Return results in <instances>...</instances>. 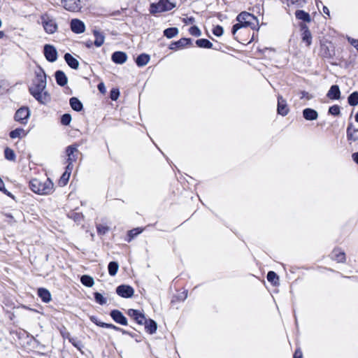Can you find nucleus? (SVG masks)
I'll use <instances>...</instances> for the list:
<instances>
[{"label": "nucleus", "mask_w": 358, "mask_h": 358, "mask_svg": "<svg viewBox=\"0 0 358 358\" xmlns=\"http://www.w3.org/2000/svg\"><path fill=\"white\" fill-rule=\"evenodd\" d=\"M47 76L41 67L34 71V77L29 86L31 95L41 104H48L51 101V95L47 90Z\"/></svg>", "instance_id": "1"}, {"label": "nucleus", "mask_w": 358, "mask_h": 358, "mask_svg": "<svg viewBox=\"0 0 358 358\" xmlns=\"http://www.w3.org/2000/svg\"><path fill=\"white\" fill-rule=\"evenodd\" d=\"M30 189L36 194H49L53 192L54 184L47 178L42 181L37 178H34L29 182Z\"/></svg>", "instance_id": "2"}, {"label": "nucleus", "mask_w": 358, "mask_h": 358, "mask_svg": "<svg viewBox=\"0 0 358 358\" xmlns=\"http://www.w3.org/2000/svg\"><path fill=\"white\" fill-rule=\"evenodd\" d=\"M255 16L248 12H242L236 17L238 23L235 24L231 30L233 36H235L236 31L241 28L248 27L252 24V20Z\"/></svg>", "instance_id": "3"}, {"label": "nucleus", "mask_w": 358, "mask_h": 358, "mask_svg": "<svg viewBox=\"0 0 358 358\" xmlns=\"http://www.w3.org/2000/svg\"><path fill=\"white\" fill-rule=\"evenodd\" d=\"M41 24L47 34H52L57 31V24L52 17L47 14H44L41 17Z\"/></svg>", "instance_id": "4"}, {"label": "nucleus", "mask_w": 358, "mask_h": 358, "mask_svg": "<svg viewBox=\"0 0 358 358\" xmlns=\"http://www.w3.org/2000/svg\"><path fill=\"white\" fill-rule=\"evenodd\" d=\"M175 5L169 0H160L157 3H152L150 11L152 14L171 10Z\"/></svg>", "instance_id": "5"}, {"label": "nucleus", "mask_w": 358, "mask_h": 358, "mask_svg": "<svg viewBox=\"0 0 358 358\" xmlns=\"http://www.w3.org/2000/svg\"><path fill=\"white\" fill-rule=\"evenodd\" d=\"M78 145L76 144L69 145L66 148V154L67 155V166L69 169H73V163L77 160L78 158Z\"/></svg>", "instance_id": "6"}, {"label": "nucleus", "mask_w": 358, "mask_h": 358, "mask_svg": "<svg viewBox=\"0 0 358 358\" xmlns=\"http://www.w3.org/2000/svg\"><path fill=\"white\" fill-rule=\"evenodd\" d=\"M29 116L30 110L29 108L21 107L16 111L14 119L21 124H26Z\"/></svg>", "instance_id": "7"}, {"label": "nucleus", "mask_w": 358, "mask_h": 358, "mask_svg": "<svg viewBox=\"0 0 358 358\" xmlns=\"http://www.w3.org/2000/svg\"><path fill=\"white\" fill-rule=\"evenodd\" d=\"M116 293L121 297L130 298L134 295V289L129 285H121L116 288Z\"/></svg>", "instance_id": "8"}, {"label": "nucleus", "mask_w": 358, "mask_h": 358, "mask_svg": "<svg viewBox=\"0 0 358 358\" xmlns=\"http://www.w3.org/2000/svg\"><path fill=\"white\" fill-rule=\"evenodd\" d=\"M44 55L46 59L50 62H53L57 59V50L51 45H45L44 46Z\"/></svg>", "instance_id": "9"}, {"label": "nucleus", "mask_w": 358, "mask_h": 358, "mask_svg": "<svg viewBox=\"0 0 358 358\" xmlns=\"http://www.w3.org/2000/svg\"><path fill=\"white\" fill-rule=\"evenodd\" d=\"M62 3L69 11H78L80 8V0H62Z\"/></svg>", "instance_id": "10"}, {"label": "nucleus", "mask_w": 358, "mask_h": 358, "mask_svg": "<svg viewBox=\"0 0 358 358\" xmlns=\"http://www.w3.org/2000/svg\"><path fill=\"white\" fill-rule=\"evenodd\" d=\"M289 110L286 100L283 99L282 96L279 95L278 96V113L282 116H285L288 114Z\"/></svg>", "instance_id": "11"}, {"label": "nucleus", "mask_w": 358, "mask_h": 358, "mask_svg": "<svg viewBox=\"0 0 358 358\" xmlns=\"http://www.w3.org/2000/svg\"><path fill=\"white\" fill-rule=\"evenodd\" d=\"M127 315L134 319L138 324H143L144 321L145 320V317L144 314H143L139 310L135 309H129L127 311Z\"/></svg>", "instance_id": "12"}, {"label": "nucleus", "mask_w": 358, "mask_h": 358, "mask_svg": "<svg viewBox=\"0 0 358 358\" xmlns=\"http://www.w3.org/2000/svg\"><path fill=\"white\" fill-rule=\"evenodd\" d=\"M71 29L76 34H81L85 31V24L80 20L73 19L71 21Z\"/></svg>", "instance_id": "13"}, {"label": "nucleus", "mask_w": 358, "mask_h": 358, "mask_svg": "<svg viewBox=\"0 0 358 358\" xmlns=\"http://www.w3.org/2000/svg\"><path fill=\"white\" fill-rule=\"evenodd\" d=\"M110 315L115 322L122 325L127 324V318L120 310H113L110 312Z\"/></svg>", "instance_id": "14"}, {"label": "nucleus", "mask_w": 358, "mask_h": 358, "mask_svg": "<svg viewBox=\"0 0 358 358\" xmlns=\"http://www.w3.org/2000/svg\"><path fill=\"white\" fill-rule=\"evenodd\" d=\"M190 38H182L178 41L173 42L170 45L169 48L171 50H177L178 49L183 48L186 45L191 43Z\"/></svg>", "instance_id": "15"}, {"label": "nucleus", "mask_w": 358, "mask_h": 358, "mask_svg": "<svg viewBox=\"0 0 358 358\" xmlns=\"http://www.w3.org/2000/svg\"><path fill=\"white\" fill-rule=\"evenodd\" d=\"M111 59L115 64H122L127 61V56L124 52L117 51L113 53Z\"/></svg>", "instance_id": "16"}, {"label": "nucleus", "mask_w": 358, "mask_h": 358, "mask_svg": "<svg viewBox=\"0 0 358 358\" xmlns=\"http://www.w3.org/2000/svg\"><path fill=\"white\" fill-rule=\"evenodd\" d=\"M55 77L57 84L59 86H64L67 84L68 78L66 74L60 70L57 71L55 73Z\"/></svg>", "instance_id": "17"}, {"label": "nucleus", "mask_w": 358, "mask_h": 358, "mask_svg": "<svg viewBox=\"0 0 358 358\" xmlns=\"http://www.w3.org/2000/svg\"><path fill=\"white\" fill-rule=\"evenodd\" d=\"M346 132L348 141L354 142L358 141V136L356 134L358 132V129L353 128V124L352 123L349 124Z\"/></svg>", "instance_id": "18"}, {"label": "nucleus", "mask_w": 358, "mask_h": 358, "mask_svg": "<svg viewBox=\"0 0 358 358\" xmlns=\"http://www.w3.org/2000/svg\"><path fill=\"white\" fill-rule=\"evenodd\" d=\"M303 117L306 120H315L318 117V113L315 110L307 108L303 110Z\"/></svg>", "instance_id": "19"}, {"label": "nucleus", "mask_w": 358, "mask_h": 358, "mask_svg": "<svg viewBox=\"0 0 358 358\" xmlns=\"http://www.w3.org/2000/svg\"><path fill=\"white\" fill-rule=\"evenodd\" d=\"M143 324H145V329L148 333L152 334L156 332L157 329V324L155 321L151 319H145Z\"/></svg>", "instance_id": "20"}, {"label": "nucleus", "mask_w": 358, "mask_h": 358, "mask_svg": "<svg viewBox=\"0 0 358 358\" xmlns=\"http://www.w3.org/2000/svg\"><path fill=\"white\" fill-rule=\"evenodd\" d=\"M327 97L330 99H338L341 96L340 89L338 85H332L327 94Z\"/></svg>", "instance_id": "21"}, {"label": "nucleus", "mask_w": 358, "mask_h": 358, "mask_svg": "<svg viewBox=\"0 0 358 358\" xmlns=\"http://www.w3.org/2000/svg\"><path fill=\"white\" fill-rule=\"evenodd\" d=\"M301 29L303 31L302 33V40L303 42L306 43V45L309 46L311 44L312 36L310 31H309L308 27L305 24L301 26Z\"/></svg>", "instance_id": "22"}, {"label": "nucleus", "mask_w": 358, "mask_h": 358, "mask_svg": "<svg viewBox=\"0 0 358 358\" xmlns=\"http://www.w3.org/2000/svg\"><path fill=\"white\" fill-rule=\"evenodd\" d=\"M64 59L71 68L73 69H77L78 68V61L76 58H74L71 54L66 53L64 55Z\"/></svg>", "instance_id": "23"}, {"label": "nucleus", "mask_w": 358, "mask_h": 358, "mask_svg": "<svg viewBox=\"0 0 358 358\" xmlns=\"http://www.w3.org/2000/svg\"><path fill=\"white\" fill-rule=\"evenodd\" d=\"M331 258L337 262H344L345 261V255L340 249H335L331 252Z\"/></svg>", "instance_id": "24"}, {"label": "nucleus", "mask_w": 358, "mask_h": 358, "mask_svg": "<svg viewBox=\"0 0 358 358\" xmlns=\"http://www.w3.org/2000/svg\"><path fill=\"white\" fill-rule=\"evenodd\" d=\"M38 295L45 303H48L51 301V294L50 292L45 288H39L38 289Z\"/></svg>", "instance_id": "25"}, {"label": "nucleus", "mask_w": 358, "mask_h": 358, "mask_svg": "<svg viewBox=\"0 0 358 358\" xmlns=\"http://www.w3.org/2000/svg\"><path fill=\"white\" fill-rule=\"evenodd\" d=\"M69 103L72 109L78 112L83 110V103L76 97H71L69 100Z\"/></svg>", "instance_id": "26"}, {"label": "nucleus", "mask_w": 358, "mask_h": 358, "mask_svg": "<svg viewBox=\"0 0 358 358\" xmlns=\"http://www.w3.org/2000/svg\"><path fill=\"white\" fill-rule=\"evenodd\" d=\"M27 134V132L25 131V130L22 128H17L13 131H11L9 134V136L11 138H23L26 136Z\"/></svg>", "instance_id": "27"}, {"label": "nucleus", "mask_w": 358, "mask_h": 358, "mask_svg": "<svg viewBox=\"0 0 358 358\" xmlns=\"http://www.w3.org/2000/svg\"><path fill=\"white\" fill-rule=\"evenodd\" d=\"M93 33H94V36L95 37L94 45L96 47L101 46L104 43V40H105L104 35L102 33H101L96 30H94Z\"/></svg>", "instance_id": "28"}, {"label": "nucleus", "mask_w": 358, "mask_h": 358, "mask_svg": "<svg viewBox=\"0 0 358 358\" xmlns=\"http://www.w3.org/2000/svg\"><path fill=\"white\" fill-rule=\"evenodd\" d=\"M150 61V56L147 54H141L136 59V63L138 66H145Z\"/></svg>", "instance_id": "29"}, {"label": "nucleus", "mask_w": 358, "mask_h": 358, "mask_svg": "<svg viewBox=\"0 0 358 358\" xmlns=\"http://www.w3.org/2000/svg\"><path fill=\"white\" fill-rule=\"evenodd\" d=\"M196 44L199 48H213V43L206 38H201L196 41Z\"/></svg>", "instance_id": "30"}, {"label": "nucleus", "mask_w": 358, "mask_h": 358, "mask_svg": "<svg viewBox=\"0 0 358 358\" xmlns=\"http://www.w3.org/2000/svg\"><path fill=\"white\" fill-rule=\"evenodd\" d=\"M296 17L299 20H301L304 22H310V15L303 11V10H296L295 13Z\"/></svg>", "instance_id": "31"}, {"label": "nucleus", "mask_w": 358, "mask_h": 358, "mask_svg": "<svg viewBox=\"0 0 358 358\" xmlns=\"http://www.w3.org/2000/svg\"><path fill=\"white\" fill-rule=\"evenodd\" d=\"M80 281L83 285L88 287H92L94 284L93 278L87 275H83L80 278Z\"/></svg>", "instance_id": "32"}, {"label": "nucleus", "mask_w": 358, "mask_h": 358, "mask_svg": "<svg viewBox=\"0 0 358 358\" xmlns=\"http://www.w3.org/2000/svg\"><path fill=\"white\" fill-rule=\"evenodd\" d=\"M178 34V29L176 27H171L166 29L164 31V35L168 38H171L176 36Z\"/></svg>", "instance_id": "33"}, {"label": "nucleus", "mask_w": 358, "mask_h": 358, "mask_svg": "<svg viewBox=\"0 0 358 358\" xmlns=\"http://www.w3.org/2000/svg\"><path fill=\"white\" fill-rule=\"evenodd\" d=\"M4 157L8 161L15 162L16 159V155L14 151L10 148H6L4 150Z\"/></svg>", "instance_id": "34"}, {"label": "nucleus", "mask_w": 358, "mask_h": 358, "mask_svg": "<svg viewBox=\"0 0 358 358\" xmlns=\"http://www.w3.org/2000/svg\"><path fill=\"white\" fill-rule=\"evenodd\" d=\"M348 103L355 106L358 105V92H354L350 94L348 98Z\"/></svg>", "instance_id": "35"}, {"label": "nucleus", "mask_w": 358, "mask_h": 358, "mask_svg": "<svg viewBox=\"0 0 358 358\" xmlns=\"http://www.w3.org/2000/svg\"><path fill=\"white\" fill-rule=\"evenodd\" d=\"M119 265L116 262H110L108 264V273L110 275L114 276L118 271Z\"/></svg>", "instance_id": "36"}, {"label": "nucleus", "mask_w": 358, "mask_h": 358, "mask_svg": "<svg viewBox=\"0 0 358 358\" xmlns=\"http://www.w3.org/2000/svg\"><path fill=\"white\" fill-rule=\"evenodd\" d=\"M267 280L272 284L276 285L278 280V277L274 271H269L267 273Z\"/></svg>", "instance_id": "37"}, {"label": "nucleus", "mask_w": 358, "mask_h": 358, "mask_svg": "<svg viewBox=\"0 0 358 358\" xmlns=\"http://www.w3.org/2000/svg\"><path fill=\"white\" fill-rule=\"evenodd\" d=\"M94 295V299L96 303H98L100 305H104L106 303V299L103 297V296L99 292H95Z\"/></svg>", "instance_id": "38"}, {"label": "nucleus", "mask_w": 358, "mask_h": 358, "mask_svg": "<svg viewBox=\"0 0 358 358\" xmlns=\"http://www.w3.org/2000/svg\"><path fill=\"white\" fill-rule=\"evenodd\" d=\"M97 232L100 235H104L109 231V227L101 224H96Z\"/></svg>", "instance_id": "39"}, {"label": "nucleus", "mask_w": 358, "mask_h": 358, "mask_svg": "<svg viewBox=\"0 0 358 358\" xmlns=\"http://www.w3.org/2000/svg\"><path fill=\"white\" fill-rule=\"evenodd\" d=\"M100 327H104V328H108V329H113L116 330V331H120L123 334H126V331L124 330L120 329L118 327L115 326L113 324L101 323V324H100Z\"/></svg>", "instance_id": "40"}, {"label": "nucleus", "mask_w": 358, "mask_h": 358, "mask_svg": "<svg viewBox=\"0 0 358 358\" xmlns=\"http://www.w3.org/2000/svg\"><path fill=\"white\" fill-rule=\"evenodd\" d=\"M71 121V116L70 114H64L61 117V122L63 125H69Z\"/></svg>", "instance_id": "41"}, {"label": "nucleus", "mask_w": 358, "mask_h": 358, "mask_svg": "<svg viewBox=\"0 0 358 358\" xmlns=\"http://www.w3.org/2000/svg\"><path fill=\"white\" fill-rule=\"evenodd\" d=\"M72 169H69L68 166L66 167L65 172L62 174L61 177V180L64 182V184L69 180Z\"/></svg>", "instance_id": "42"}, {"label": "nucleus", "mask_w": 358, "mask_h": 358, "mask_svg": "<svg viewBox=\"0 0 358 358\" xmlns=\"http://www.w3.org/2000/svg\"><path fill=\"white\" fill-rule=\"evenodd\" d=\"M340 113V107L338 105H334L329 108V113L332 115H338Z\"/></svg>", "instance_id": "43"}, {"label": "nucleus", "mask_w": 358, "mask_h": 358, "mask_svg": "<svg viewBox=\"0 0 358 358\" xmlns=\"http://www.w3.org/2000/svg\"><path fill=\"white\" fill-rule=\"evenodd\" d=\"M189 32L192 36H199L201 34L200 29L196 26H192L189 29Z\"/></svg>", "instance_id": "44"}, {"label": "nucleus", "mask_w": 358, "mask_h": 358, "mask_svg": "<svg viewBox=\"0 0 358 358\" xmlns=\"http://www.w3.org/2000/svg\"><path fill=\"white\" fill-rule=\"evenodd\" d=\"M223 28L220 25H217L213 29V33L216 36H221L223 34Z\"/></svg>", "instance_id": "45"}, {"label": "nucleus", "mask_w": 358, "mask_h": 358, "mask_svg": "<svg viewBox=\"0 0 358 358\" xmlns=\"http://www.w3.org/2000/svg\"><path fill=\"white\" fill-rule=\"evenodd\" d=\"M141 232H142V230L139 229V228H136V229H133L132 230H130L129 231V241H130L133 238H134L136 236L141 234Z\"/></svg>", "instance_id": "46"}, {"label": "nucleus", "mask_w": 358, "mask_h": 358, "mask_svg": "<svg viewBox=\"0 0 358 358\" xmlns=\"http://www.w3.org/2000/svg\"><path fill=\"white\" fill-rule=\"evenodd\" d=\"M120 95L119 90L117 89H113L110 91V99L113 101H116Z\"/></svg>", "instance_id": "47"}, {"label": "nucleus", "mask_w": 358, "mask_h": 358, "mask_svg": "<svg viewBox=\"0 0 358 358\" xmlns=\"http://www.w3.org/2000/svg\"><path fill=\"white\" fill-rule=\"evenodd\" d=\"M291 4H297L298 6H301L302 3L306 2V0H287Z\"/></svg>", "instance_id": "48"}, {"label": "nucleus", "mask_w": 358, "mask_h": 358, "mask_svg": "<svg viewBox=\"0 0 358 358\" xmlns=\"http://www.w3.org/2000/svg\"><path fill=\"white\" fill-rule=\"evenodd\" d=\"M90 320H91L93 323L96 324L97 326H99V327H100V324L103 323V322H100V321L97 319V317H95V316H91V317H90Z\"/></svg>", "instance_id": "49"}, {"label": "nucleus", "mask_w": 358, "mask_h": 358, "mask_svg": "<svg viewBox=\"0 0 358 358\" xmlns=\"http://www.w3.org/2000/svg\"><path fill=\"white\" fill-rule=\"evenodd\" d=\"M98 89L101 93H104L106 91V88L103 83H101L98 85Z\"/></svg>", "instance_id": "50"}, {"label": "nucleus", "mask_w": 358, "mask_h": 358, "mask_svg": "<svg viewBox=\"0 0 358 358\" xmlns=\"http://www.w3.org/2000/svg\"><path fill=\"white\" fill-rule=\"evenodd\" d=\"M0 191H2L5 193L6 192V189L4 187V182L1 178H0Z\"/></svg>", "instance_id": "51"}, {"label": "nucleus", "mask_w": 358, "mask_h": 358, "mask_svg": "<svg viewBox=\"0 0 358 358\" xmlns=\"http://www.w3.org/2000/svg\"><path fill=\"white\" fill-rule=\"evenodd\" d=\"M351 44L357 49L358 51V40L352 39L351 41Z\"/></svg>", "instance_id": "52"}, {"label": "nucleus", "mask_w": 358, "mask_h": 358, "mask_svg": "<svg viewBox=\"0 0 358 358\" xmlns=\"http://www.w3.org/2000/svg\"><path fill=\"white\" fill-rule=\"evenodd\" d=\"M294 357H302V352H301V351L299 350H296L295 351Z\"/></svg>", "instance_id": "53"}, {"label": "nucleus", "mask_w": 358, "mask_h": 358, "mask_svg": "<svg viewBox=\"0 0 358 358\" xmlns=\"http://www.w3.org/2000/svg\"><path fill=\"white\" fill-rule=\"evenodd\" d=\"M352 157L353 160L358 164V152L353 153Z\"/></svg>", "instance_id": "54"}, {"label": "nucleus", "mask_w": 358, "mask_h": 358, "mask_svg": "<svg viewBox=\"0 0 358 358\" xmlns=\"http://www.w3.org/2000/svg\"><path fill=\"white\" fill-rule=\"evenodd\" d=\"M323 12H324L325 14L329 15V10L328 8H327V7H326V6H324V7H323Z\"/></svg>", "instance_id": "55"}, {"label": "nucleus", "mask_w": 358, "mask_h": 358, "mask_svg": "<svg viewBox=\"0 0 358 358\" xmlns=\"http://www.w3.org/2000/svg\"><path fill=\"white\" fill-rule=\"evenodd\" d=\"M194 22V18L191 17L187 18L186 23L187 22L193 23Z\"/></svg>", "instance_id": "56"}, {"label": "nucleus", "mask_w": 358, "mask_h": 358, "mask_svg": "<svg viewBox=\"0 0 358 358\" xmlns=\"http://www.w3.org/2000/svg\"><path fill=\"white\" fill-rule=\"evenodd\" d=\"M4 36V33L0 31V38H2Z\"/></svg>", "instance_id": "57"}, {"label": "nucleus", "mask_w": 358, "mask_h": 358, "mask_svg": "<svg viewBox=\"0 0 358 358\" xmlns=\"http://www.w3.org/2000/svg\"><path fill=\"white\" fill-rule=\"evenodd\" d=\"M355 121H356L357 122H358V113L355 115Z\"/></svg>", "instance_id": "58"}, {"label": "nucleus", "mask_w": 358, "mask_h": 358, "mask_svg": "<svg viewBox=\"0 0 358 358\" xmlns=\"http://www.w3.org/2000/svg\"><path fill=\"white\" fill-rule=\"evenodd\" d=\"M80 217V215L78 214H76L75 220H77Z\"/></svg>", "instance_id": "59"}, {"label": "nucleus", "mask_w": 358, "mask_h": 358, "mask_svg": "<svg viewBox=\"0 0 358 358\" xmlns=\"http://www.w3.org/2000/svg\"><path fill=\"white\" fill-rule=\"evenodd\" d=\"M87 45L88 47H91V45H92V43H87Z\"/></svg>", "instance_id": "60"}, {"label": "nucleus", "mask_w": 358, "mask_h": 358, "mask_svg": "<svg viewBox=\"0 0 358 358\" xmlns=\"http://www.w3.org/2000/svg\"><path fill=\"white\" fill-rule=\"evenodd\" d=\"M306 94H307V93H306V92H303V96H306Z\"/></svg>", "instance_id": "61"}, {"label": "nucleus", "mask_w": 358, "mask_h": 358, "mask_svg": "<svg viewBox=\"0 0 358 358\" xmlns=\"http://www.w3.org/2000/svg\"><path fill=\"white\" fill-rule=\"evenodd\" d=\"M187 297V293L185 294L184 299Z\"/></svg>", "instance_id": "62"}, {"label": "nucleus", "mask_w": 358, "mask_h": 358, "mask_svg": "<svg viewBox=\"0 0 358 358\" xmlns=\"http://www.w3.org/2000/svg\"><path fill=\"white\" fill-rule=\"evenodd\" d=\"M294 358H302V357H294Z\"/></svg>", "instance_id": "63"}]
</instances>
